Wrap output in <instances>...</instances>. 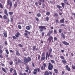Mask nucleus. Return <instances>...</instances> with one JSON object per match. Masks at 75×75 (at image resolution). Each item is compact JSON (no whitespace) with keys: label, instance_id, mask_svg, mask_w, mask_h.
<instances>
[{"label":"nucleus","instance_id":"nucleus-1","mask_svg":"<svg viewBox=\"0 0 75 75\" xmlns=\"http://www.w3.org/2000/svg\"><path fill=\"white\" fill-rule=\"evenodd\" d=\"M31 60V59L30 57H28L27 58L25 57V59L24 60V62L25 63H28L29 62H30Z\"/></svg>","mask_w":75,"mask_h":75},{"label":"nucleus","instance_id":"nucleus-2","mask_svg":"<svg viewBox=\"0 0 75 75\" xmlns=\"http://www.w3.org/2000/svg\"><path fill=\"white\" fill-rule=\"evenodd\" d=\"M49 66L48 67V69L50 71L53 68V66L51 64V63H49L48 64Z\"/></svg>","mask_w":75,"mask_h":75},{"label":"nucleus","instance_id":"nucleus-3","mask_svg":"<svg viewBox=\"0 0 75 75\" xmlns=\"http://www.w3.org/2000/svg\"><path fill=\"white\" fill-rule=\"evenodd\" d=\"M45 28V27L42 26H39V31L40 32H42L44 31V28Z\"/></svg>","mask_w":75,"mask_h":75},{"label":"nucleus","instance_id":"nucleus-4","mask_svg":"<svg viewBox=\"0 0 75 75\" xmlns=\"http://www.w3.org/2000/svg\"><path fill=\"white\" fill-rule=\"evenodd\" d=\"M7 4L8 5H10V6L11 7V8L12 7V2L11 1L10 2V0H8L7 1Z\"/></svg>","mask_w":75,"mask_h":75},{"label":"nucleus","instance_id":"nucleus-5","mask_svg":"<svg viewBox=\"0 0 75 75\" xmlns=\"http://www.w3.org/2000/svg\"><path fill=\"white\" fill-rule=\"evenodd\" d=\"M33 51H37L39 50V49L38 48H36V47L35 46H33Z\"/></svg>","mask_w":75,"mask_h":75},{"label":"nucleus","instance_id":"nucleus-6","mask_svg":"<svg viewBox=\"0 0 75 75\" xmlns=\"http://www.w3.org/2000/svg\"><path fill=\"white\" fill-rule=\"evenodd\" d=\"M60 35L61 37H62L64 39L65 38V35H64V33H62L60 34Z\"/></svg>","mask_w":75,"mask_h":75},{"label":"nucleus","instance_id":"nucleus-7","mask_svg":"<svg viewBox=\"0 0 75 75\" xmlns=\"http://www.w3.org/2000/svg\"><path fill=\"white\" fill-rule=\"evenodd\" d=\"M63 44H64L65 45H69V44L68 43H67V42L65 41H64L62 42Z\"/></svg>","mask_w":75,"mask_h":75},{"label":"nucleus","instance_id":"nucleus-8","mask_svg":"<svg viewBox=\"0 0 75 75\" xmlns=\"http://www.w3.org/2000/svg\"><path fill=\"white\" fill-rule=\"evenodd\" d=\"M4 13L7 16H8V14L7 13V9H5L4 10Z\"/></svg>","mask_w":75,"mask_h":75},{"label":"nucleus","instance_id":"nucleus-9","mask_svg":"<svg viewBox=\"0 0 75 75\" xmlns=\"http://www.w3.org/2000/svg\"><path fill=\"white\" fill-rule=\"evenodd\" d=\"M64 20H65V19L63 18V19L60 20V22L61 23H64Z\"/></svg>","mask_w":75,"mask_h":75},{"label":"nucleus","instance_id":"nucleus-10","mask_svg":"<svg viewBox=\"0 0 75 75\" xmlns=\"http://www.w3.org/2000/svg\"><path fill=\"white\" fill-rule=\"evenodd\" d=\"M66 68L68 71H71V69L69 68H68V65L66 66Z\"/></svg>","mask_w":75,"mask_h":75},{"label":"nucleus","instance_id":"nucleus-11","mask_svg":"<svg viewBox=\"0 0 75 75\" xmlns=\"http://www.w3.org/2000/svg\"><path fill=\"white\" fill-rule=\"evenodd\" d=\"M45 58V57L44 56V57H42L41 59V61H44Z\"/></svg>","mask_w":75,"mask_h":75},{"label":"nucleus","instance_id":"nucleus-12","mask_svg":"<svg viewBox=\"0 0 75 75\" xmlns=\"http://www.w3.org/2000/svg\"><path fill=\"white\" fill-rule=\"evenodd\" d=\"M3 17L4 19H5V20H7V17L6 15H4V16H3Z\"/></svg>","mask_w":75,"mask_h":75},{"label":"nucleus","instance_id":"nucleus-13","mask_svg":"<svg viewBox=\"0 0 75 75\" xmlns=\"http://www.w3.org/2000/svg\"><path fill=\"white\" fill-rule=\"evenodd\" d=\"M45 75H49V72L46 71L45 72Z\"/></svg>","mask_w":75,"mask_h":75},{"label":"nucleus","instance_id":"nucleus-14","mask_svg":"<svg viewBox=\"0 0 75 75\" xmlns=\"http://www.w3.org/2000/svg\"><path fill=\"white\" fill-rule=\"evenodd\" d=\"M49 39L50 40H53V38L52 37V36L51 35L50 36L49 38Z\"/></svg>","mask_w":75,"mask_h":75},{"label":"nucleus","instance_id":"nucleus-15","mask_svg":"<svg viewBox=\"0 0 75 75\" xmlns=\"http://www.w3.org/2000/svg\"><path fill=\"white\" fill-rule=\"evenodd\" d=\"M2 69L5 72V73H7V71H6V70L5 69L3 68V67H2Z\"/></svg>","mask_w":75,"mask_h":75},{"label":"nucleus","instance_id":"nucleus-16","mask_svg":"<svg viewBox=\"0 0 75 75\" xmlns=\"http://www.w3.org/2000/svg\"><path fill=\"white\" fill-rule=\"evenodd\" d=\"M14 75H17V71L16 70H14Z\"/></svg>","mask_w":75,"mask_h":75},{"label":"nucleus","instance_id":"nucleus-17","mask_svg":"<svg viewBox=\"0 0 75 75\" xmlns=\"http://www.w3.org/2000/svg\"><path fill=\"white\" fill-rule=\"evenodd\" d=\"M16 54L18 56H19L20 55V53H19V52H18V51H16Z\"/></svg>","mask_w":75,"mask_h":75},{"label":"nucleus","instance_id":"nucleus-18","mask_svg":"<svg viewBox=\"0 0 75 75\" xmlns=\"http://www.w3.org/2000/svg\"><path fill=\"white\" fill-rule=\"evenodd\" d=\"M3 34L4 35V36L5 37H7V33H4Z\"/></svg>","mask_w":75,"mask_h":75},{"label":"nucleus","instance_id":"nucleus-19","mask_svg":"<svg viewBox=\"0 0 75 75\" xmlns=\"http://www.w3.org/2000/svg\"><path fill=\"white\" fill-rule=\"evenodd\" d=\"M43 65L44 66V69H45V67H47V64L45 63H44L43 64Z\"/></svg>","mask_w":75,"mask_h":75},{"label":"nucleus","instance_id":"nucleus-20","mask_svg":"<svg viewBox=\"0 0 75 75\" xmlns=\"http://www.w3.org/2000/svg\"><path fill=\"white\" fill-rule=\"evenodd\" d=\"M37 16L38 17H41V14H40V13H37Z\"/></svg>","mask_w":75,"mask_h":75},{"label":"nucleus","instance_id":"nucleus-21","mask_svg":"<svg viewBox=\"0 0 75 75\" xmlns=\"http://www.w3.org/2000/svg\"><path fill=\"white\" fill-rule=\"evenodd\" d=\"M26 29H27V30H29L30 29V28L29 26H26Z\"/></svg>","mask_w":75,"mask_h":75},{"label":"nucleus","instance_id":"nucleus-22","mask_svg":"<svg viewBox=\"0 0 75 75\" xmlns=\"http://www.w3.org/2000/svg\"><path fill=\"white\" fill-rule=\"evenodd\" d=\"M8 13L9 14V15H13V12H9Z\"/></svg>","mask_w":75,"mask_h":75},{"label":"nucleus","instance_id":"nucleus-23","mask_svg":"<svg viewBox=\"0 0 75 75\" xmlns=\"http://www.w3.org/2000/svg\"><path fill=\"white\" fill-rule=\"evenodd\" d=\"M62 62H63L64 64H66V61L64 59L62 60Z\"/></svg>","mask_w":75,"mask_h":75},{"label":"nucleus","instance_id":"nucleus-24","mask_svg":"<svg viewBox=\"0 0 75 75\" xmlns=\"http://www.w3.org/2000/svg\"><path fill=\"white\" fill-rule=\"evenodd\" d=\"M52 32H53V30H51L49 32V33L50 34H51L52 33Z\"/></svg>","mask_w":75,"mask_h":75},{"label":"nucleus","instance_id":"nucleus-25","mask_svg":"<svg viewBox=\"0 0 75 75\" xmlns=\"http://www.w3.org/2000/svg\"><path fill=\"white\" fill-rule=\"evenodd\" d=\"M61 4L63 8H64V6H65V4H64V3H62Z\"/></svg>","mask_w":75,"mask_h":75},{"label":"nucleus","instance_id":"nucleus-26","mask_svg":"<svg viewBox=\"0 0 75 75\" xmlns=\"http://www.w3.org/2000/svg\"><path fill=\"white\" fill-rule=\"evenodd\" d=\"M18 61L19 64H21V61L20 59L18 60Z\"/></svg>","mask_w":75,"mask_h":75},{"label":"nucleus","instance_id":"nucleus-27","mask_svg":"<svg viewBox=\"0 0 75 75\" xmlns=\"http://www.w3.org/2000/svg\"><path fill=\"white\" fill-rule=\"evenodd\" d=\"M54 16H56V17H58V13H55L54 14Z\"/></svg>","mask_w":75,"mask_h":75},{"label":"nucleus","instance_id":"nucleus-28","mask_svg":"<svg viewBox=\"0 0 75 75\" xmlns=\"http://www.w3.org/2000/svg\"><path fill=\"white\" fill-rule=\"evenodd\" d=\"M0 7L1 8H3V6L1 3H0Z\"/></svg>","mask_w":75,"mask_h":75},{"label":"nucleus","instance_id":"nucleus-29","mask_svg":"<svg viewBox=\"0 0 75 75\" xmlns=\"http://www.w3.org/2000/svg\"><path fill=\"white\" fill-rule=\"evenodd\" d=\"M18 27L19 29H21V26L20 25H18Z\"/></svg>","mask_w":75,"mask_h":75},{"label":"nucleus","instance_id":"nucleus-30","mask_svg":"<svg viewBox=\"0 0 75 75\" xmlns=\"http://www.w3.org/2000/svg\"><path fill=\"white\" fill-rule=\"evenodd\" d=\"M54 34H57V30L55 29L54 30Z\"/></svg>","mask_w":75,"mask_h":75},{"label":"nucleus","instance_id":"nucleus-31","mask_svg":"<svg viewBox=\"0 0 75 75\" xmlns=\"http://www.w3.org/2000/svg\"><path fill=\"white\" fill-rule=\"evenodd\" d=\"M42 57H44L45 56V53L44 52L42 53Z\"/></svg>","mask_w":75,"mask_h":75},{"label":"nucleus","instance_id":"nucleus-32","mask_svg":"<svg viewBox=\"0 0 75 75\" xmlns=\"http://www.w3.org/2000/svg\"><path fill=\"white\" fill-rule=\"evenodd\" d=\"M38 2L39 5H41V4H42V3H41V1H38Z\"/></svg>","mask_w":75,"mask_h":75},{"label":"nucleus","instance_id":"nucleus-33","mask_svg":"<svg viewBox=\"0 0 75 75\" xmlns=\"http://www.w3.org/2000/svg\"><path fill=\"white\" fill-rule=\"evenodd\" d=\"M13 68H11L10 69V72L11 73H12V72H13Z\"/></svg>","mask_w":75,"mask_h":75},{"label":"nucleus","instance_id":"nucleus-34","mask_svg":"<svg viewBox=\"0 0 75 75\" xmlns=\"http://www.w3.org/2000/svg\"><path fill=\"white\" fill-rule=\"evenodd\" d=\"M59 33H62V29H59Z\"/></svg>","mask_w":75,"mask_h":75},{"label":"nucleus","instance_id":"nucleus-35","mask_svg":"<svg viewBox=\"0 0 75 75\" xmlns=\"http://www.w3.org/2000/svg\"><path fill=\"white\" fill-rule=\"evenodd\" d=\"M60 58H61V59H65V58H64V57L63 56H60Z\"/></svg>","mask_w":75,"mask_h":75},{"label":"nucleus","instance_id":"nucleus-36","mask_svg":"<svg viewBox=\"0 0 75 75\" xmlns=\"http://www.w3.org/2000/svg\"><path fill=\"white\" fill-rule=\"evenodd\" d=\"M26 68L28 70H30V68H29V67L28 66H26Z\"/></svg>","mask_w":75,"mask_h":75},{"label":"nucleus","instance_id":"nucleus-37","mask_svg":"<svg viewBox=\"0 0 75 75\" xmlns=\"http://www.w3.org/2000/svg\"><path fill=\"white\" fill-rule=\"evenodd\" d=\"M50 14V12H47L46 13V15L47 16H49Z\"/></svg>","mask_w":75,"mask_h":75},{"label":"nucleus","instance_id":"nucleus-38","mask_svg":"<svg viewBox=\"0 0 75 75\" xmlns=\"http://www.w3.org/2000/svg\"><path fill=\"white\" fill-rule=\"evenodd\" d=\"M35 19L37 21H39V19L37 18H35Z\"/></svg>","mask_w":75,"mask_h":75},{"label":"nucleus","instance_id":"nucleus-39","mask_svg":"<svg viewBox=\"0 0 75 75\" xmlns=\"http://www.w3.org/2000/svg\"><path fill=\"white\" fill-rule=\"evenodd\" d=\"M6 52L7 54H9V52H8V51L7 50H6Z\"/></svg>","mask_w":75,"mask_h":75},{"label":"nucleus","instance_id":"nucleus-40","mask_svg":"<svg viewBox=\"0 0 75 75\" xmlns=\"http://www.w3.org/2000/svg\"><path fill=\"white\" fill-rule=\"evenodd\" d=\"M60 25L61 27H62V26H64V27H65V25H64V24H61Z\"/></svg>","mask_w":75,"mask_h":75},{"label":"nucleus","instance_id":"nucleus-41","mask_svg":"<svg viewBox=\"0 0 75 75\" xmlns=\"http://www.w3.org/2000/svg\"><path fill=\"white\" fill-rule=\"evenodd\" d=\"M0 57L1 58H3V56L2 54L0 55Z\"/></svg>","mask_w":75,"mask_h":75},{"label":"nucleus","instance_id":"nucleus-42","mask_svg":"<svg viewBox=\"0 0 75 75\" xmlns=\"http://www.w3.org/2000/svg\"><path fill=\"white\" fill-rule=\"evenodd\" d=\"M42 6L43 8H44V7H45V4H43L42 5Z\"/></svg>","mask_w":75,"mask_h":75},{"label":"nucleus","instance_id":"nucleus-43","mask_svg":"<svg viewBox=\"0 0 75 75\" xmlns=\"http://www.w3.org/2000/svg\"><path fill=\"white\" fill-rule=\"evenodd\" d=\"M46 21H48L49 20V18L48 17H47L46 18Z\"/></svg>","mask_w":75,"mask_h":75},{"label":"nucleus","instance_id":"nucleus-44","mask_svg":"<svg viewBox=\"0 0 75 75\" xmlns=\"http://www.w3.org/2000/svg\"><path fill=\"white\" fill-rule=\"evenodd\" d=\"M54 72H58V70H57L55 69H54Z\"/></svg>","mask_w":75,"mask_h":75},{"label":"nucleus","instance_id":"nucleus-45","mask_svg":"<svg viewBox=\"0 0 75 75\" xmlns=\"http://www.w3.org/2000/svg\"><path fill=\"white\" fill-rule=\"evenodd\" d=\"M44 35V33L42 32V37Z\"/></svg>","mask_w":75,"mask_h":75},{"label":"nucleus","instance_id":"nucleus-46","mask_svg":"<svg viewBox=\"0 0 75 75\" xmlns=\"http://www.w3.org/2000/svg\"><path fill=\"white\" fill-rule=\"evenodd\" d=\"M17 4H14V7H17Z\"/></svg>","mask_w":75,"mask_h":75},{"label":"nucleus","instance_id":"nucleus-47","mask_svg":"<svg viewBox=\"0 0 75 75\" xmlns=\"http://www.w3.org/2000/svg\"><path fill=\"white\" fill-rule=\"evenodd\" d=\"M74 65H72V68L73 69H75V67L73 66Z\"/></svg>","mask_w":75,"mask_h":75},{"label":"nucleus","instance_id":"nucleus-48","mask_svg":"<svg viewBox=\"0 0 75 75\" xmlns=\"http://www.w3.org/2000/svg\"><path fill=\"white\" fill-rule=\"evenodd\" d=\"M17 34V35H18V36H19V35H20V33H19V32H17L16 33Z\"/></svg>","mask_w":75,"mask_h":75},{"label":"nucleus","instance_id":"nucleus-49","mask_svg":"<svg viewBox=\"0 0 75 75\" xmlns=\"http://www.w3.org/2000/svg\"><path fill=\"white\" fill-rule=\"evenodd\" d=\"M37 70H38V72H40V69L39 68H38Z\"/></svg>","mask_w":75,"mask_h":75},{"label":"nucleus","instance_id":"nucleus-50","mask_svg":"<svg viewBox=\"0 0 75 75\" xmlns=\"http://www.w3.org/2000/svg\"><path fill=\"white\" fill-rule=\"evenodd\" d=\"M13 39H16V38L14 36H13Z\"/></svg>","mask_w":75,"mask_h":75},{"label":"nucleus","instance_id":"nucleus-51","mask_svg":"<svg viewBox=\"0 0 75 75\" xmlns=\"http://www.w3.org/2000/svg\"><path fill=\"white\" fill-rule=\"evenodd\" d=\"M54 39L55 41H57V38L56 37H54Z\"/></svg>","mask_w":75,"mask_h":75},{"label":"nucleus","instance_id":"nucleus-52","mask_svg":"<svg viewBox=\"0 0 75 75\" xmlns=\"http://www.w3.org/2000/svg\"><path fill=\"white\" fill-rule=\"evenodd\" d=\"M49 51L50 52H52V49L51 48H50L49 50Z\"/></svg>","mask_w":75,"mask_h":75},{"label":"nucleus","instance_id":"nucleus-53","mask_svg":"<svg viewBox=\"0 0 75 75\" xmlns=\"http://www.w3.org/2000/svg\"><path fill=\"white\" fill-rule=\"evenodd\" d=\"M33 74H34V75H36V74H37V72L33 71Z\"/></svg>","mask_w":75,"mask_h":75},{"label":"nucleus","instance_id":"nucleus-54","mask_svg":"<svg viewBox=\"0 0 75 75\" xmlns=\"http://www.w3.org/2000/svg\"><path fill=\"white\" fill-rule=\"evenodd\" d=\"M13 19L12 18H11V23H12V22H13Z\"/></svg>","mask_w":75,"mask_h":75},{"label":"nucleus","instance_id":"nucleus-55","mask_svg":"<svg viewBox=\"0 0 75 75\" xmlns=\"http://www.w3.org/2000/svg\"><path fill=\"white\" fill-rule=\"evenodd\" d=\"M34 71H35V72H37L38 71V70H37V69H34Z\"/></svg>","mask_w":75,"mask_h":75},{"label":"nucleus","instance_id":"nucleus-56","mask_svg":"<svg viewBox=\"0 0 75 75\" xmlns=\"http://www.w3.org/2000/svg\"><path fill=\"white\" fill-rule=\"evenodd\" d=\"M51 62H52V63H54V62H55L53 60H51Z\"/></svg>","mask_w":75,"mask_h":75},{"label":"nucleus","instance_id":"nucleus-57","mask_svg":"<svg viewBox=\"0 0 75 75\" xmlns=\"http://www.w3.org/2000/svg\"><path fill=\"white\" fill-rule=\"evenodd\" d=\"M67 0H64V3H66V2H67Z\"/></svg>","mask_w":75,"mask_h":75},{"label":"nucleus","instance_id":"nucleus-58","mask_svg":"<svg viewBox=\"0 0 75 75\" xmlns=\"http://www.w3.org/2000/svg\"><path fill=\"white\" fill-rule=\"evenodd\" d=\"M50 34H50V33H47V36H50Z\"/></svg>","mask_w":75,"mask_h":75},{"label":"nucleus","instance_id":"nucleus-59","mask_svg":"<svg viewBox=\"0 0 75 75\" xmlns=\"http://www.w3.org/2000/svg\"><path fill=\"white\" fill-rule=\"evenodd\" d=\"M41 69L42 70H44V67H43V66L41 67Z\"/></svg>","mask_w":75,"mask_h":75},{"label":"nucleus","instance_id":"nucleus-60","mask_svg":"<svg viewBox=\"0 0 75 75\" xmlns=\"http://www.w3.org/2000/svg\"><path fill=\"white\" fill-rule=\"evenodd\" d=\"M5 43L6 45H7V42L6 41H5Z\"/></svg>","mask_w":75,"mask_h":75},{"label":"nucleus","instance_id":"nucleus-61","mask_svg":"<svg viewBox=\"0 0 75 75\" xmlns=\"http://www.w3.org/2000/svg\"><path fill=\"white\" fill-rule=\"evenodd\" d=\"M19 45L21 47H23V45H21V44H19Z\"/></svg>","mask_w":75,"mask_h":75},{"label":"nucleus","instance_id":"nucleus-62","mask_svg":"<svg viewBox=\"0 0 75 75\" xmlns=\"http://www.w3.org/2000/svg\"><path fill=\"white\" fill-rule=\"evenodd\" d=\"M35 4L36 6H38V3L37 2L35 3Z\"/></svg>","mask_w":75,"mask_h":75},{"label":"nucleus","instance_id":"nucleus-63","mask_svg":"<svg viewBox=\"0 0 75 75\" xmlns=\"http://www.w3.org/2000/svg\"><path fill=\"white\" fill-rule=\"evenodd\" d=\"M62 8V6H59L58 8L59 9V8Z\"/></svg>","mask_w":75,"mask_h":75},{"label":"nucleus","instance_id":"nucleus-64","mask_svg":"<svg viewBox=\"0 0 75 75\" xmlns=\"http://www.w3.org/2000/svg\"><path fill=\"white\" fill-rule=\"evenodd\" d=\"M15 36L16 37H18V36L17 34L15 35Z\"/></svg>","mask_w":75,"mask_h":75}]
</instances>
